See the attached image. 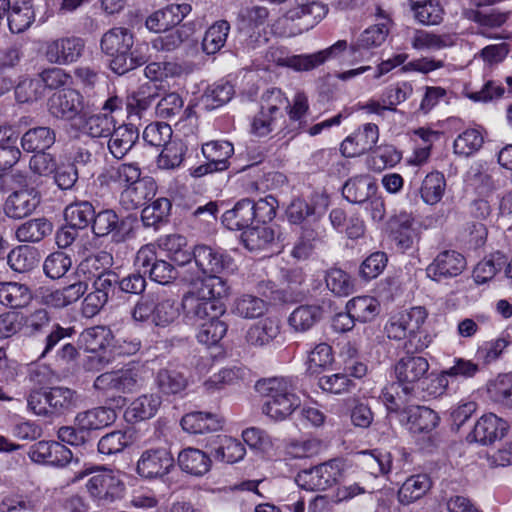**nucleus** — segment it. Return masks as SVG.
<instances>
[{
	"label": "nucleus",
	"instance_id": "1",
	"mask_svg": "<svg viewBox=\"0 0 512 512\" xmlns=\"http://www.w3.org/2000/svg\"><path fill=\"white\" fill-rule=\"evenodd\" d=\"M229 286L223 278H202L195 282L181 299V309L186 323L195 325L221 312L219 300L227 297Z\"/></svg>",
	"mask_w": 512,
	"mask_h": 512
},
{
	"label": "nucleus",
	"instance_id": "2",
	"mask_svg": "<svg viewBox=\"0 0 512 512\" xmlns=\"http://www.w3.org/2000/svg\"><path fill=\"white\" fill-rule=\"evenodd\" d=\"M256 389L267 398L262 411L274 421H283L300 407L296 394L297 382L292 377H273L259 380Z\"/></svg>",
	"mask_w": 512,
	"mask_h": 512
},
{
	"label": "nucleus",
	"instance_id": "3",
	"mask_svg": "<svg viewBox=\"0 0 512 512\" xmlns=\"http://www.w3.org/2000/svg\"><path fill=\"white\" fill-rule=\"evenodd\" d=\"M131 316L137 322L167 327L179 317V307L164 291H154L140 297Z\"/></svg>",
	"mask_w": 512,
	"mask_h": 512
},
{
	"label": "nucleus",
	"instance_id": "4",
	"mask_svg": "<svg viewBox=\"0 0 512 512\" xmlns=\"http://www.w3.org/2000/svg\"><path fill=\"white\" fill-rule=\"evenodd\" d=\"M347 42L339 40L329 48L306 55H289L285 48H271L267 53V59L283 67H290L296 71H308L323 64L330 58L337 57L346 50Z\"/></svg>",
	"mask_w": 512,
	"mask_h": 512
},
{
	"label": "nucleus",
	"instance_id": "5",
	"mask_svg": "<svg viewBox=\"0 0 512 512\" xmlns=\"http://www.w3.org/2000/svg\"><path fill=\"white\" fill-rule=\"evenodd\" d=\"M134 264L151 281L161 285H169L178 277L175 266L158 255V248L153 243L145 244L137 251Z\"/></svg>",
	"mask_w": 512,
	"mask_h": 512
},
{
	"label": "nucleus",
	"instance_id": "6",
	"mask_svg": "<svg viewBox=\"0 0 512 512\" xmlns=\"http://www.w3.org/2000/svg\"><path fill=\"white\" fill-rule=\"evenodd\" d=\"M343 475V462L332 459L313 468L299 472L295 477L297 485L307 491H324L337 484Z\"/></svg>",
	"mask_w": 512,
	"mask_h": 512
},
{
	"label": "nucleus",
	"instance_id": "7",
	"mask_svg": "<svg viewBox=\"0 0 512 512\" xmlns=\"http://www.w3.org/2000/svg\"><path fill=\"white\" fill-rule=\"evenodd\" d=\"M134 45V35L126 27H113L105 32L100 40L103 53L111 57L110 68L116 73L120 67H125L126 55Z\"/></svg>",
	"mask_w": 512,
	"mask_h": 512
},
{
	"label": "nucleus",
	"instance_id": "8",
	"mask_svg": "<svg viewBox=\"0 0 512 512\" xmlns=\"http://www.w3.org/2000/svg\"><path fill=\"white\" fill-rule=\"evenodd\" d=\"M141 369L135 365L126 368L105 372L96 377L94 388L100 391H116L121 393H132L143 385Z\"/></svg>",
	"mask_w": 512,
	"mask_h": 512
},
{
	"label": "nucleus",
	"instance_id": "9",
	"mask_svg": "<svg viewBox=\"0 0 512 512\" xmlns=\"http://www.w3.org/2000/svg\"><path fill=\"white\" fill-rule=\"evenodd\" d=\"M193 258L204 278H221L219 274L232 271L234 262L230 255L221 249L207 245H197L193 250Z\"/></svg>",
	"mask_w": 512,
	"mask_h": 512
},
{
	"label": "nucleus",
	"instance_id": "10",
	"mask_svg": "<svg viewBox=\"0 0 512 512\" xmlns=\"http://www.w3.org/2000/svg\"><path fill=\"white\" fill-rule=\"evenodd\" d=\"M47 107L52 117L71 121L84 111L85 101L83 95L78 90L64 88L49 97Z\"/></svg>",
	"mask_w": 512,
	"mask_h": 512
},
{
	"label": "nucleus",
	"instance_id": "11",
	"mask_svg": "<svg viewBox=\"0 0 512 512\" xmlns=\"http://www.w3.org/2000/svg\"><path fill=\"white\" fill-rule=\"evenodd\" d=\"M429 367L428 360L422 356L406 355L398 360L394 366V373L404 393L412 392L422 380L426 379Z\"/></svg>",
	"mask_w": 512,
	"mask_h": 512
},
{
	"label": "nucleus",
	"instance_id": "12",
	"mask_svg": "<svg viewBox=\"0 0 512 512\" xmlns=\"http://www.w3.org/2000/svg\"><path fill=\"white\" fill-rule=\"evenodd\" d=\"M86 487L91 497L101 505L110 504L120 499L124 492V484L111 470L107 469L92 475Z\"/></svg>",
	"mask_w": 512,
	"mask_h": 512
},
{
	"label": "nucleus",
	"instance_id": "13",
	"mask_svg": "<svg viewBox=\"0 0 512 512\" xmlns=\"http://www.w3.org/2000/svg\"><path fill=\"white\" fill-rule=\"evenodd\" d=\"M84 48L85 41L80 37H60L46 43L44 55L51 64L68 65L78 61Z\"/></svg>",
	"mask_w": 512,
	"mask_h": 512
},
{
	"label": "nucleus",
	"instance_id": "14",
	"mask_svg": "<svg viewBox=\"0 0 512 512\" xmlns=\"http://www.w3.org/2000/svg\"><path fill=\"white\" fill-rule=\"evenodd\" d=\"M202 153L207 162L194 170L193 175L195 177L226 170L228 168V159L234 153V147L228 141H210L202 146Z\"/></svg>",
	"mask_w": 512,
	"mask_h": 512
},
{
	"label": "nucleus",
	"instance_id": "15",
	"mask_svg": "<svg viewBox=\"0 0 512 512\" xmlns=\"http://www.w3.org/2000/svg\"><path fill=\"white\" fill-rule=\"evenodd\" d=\"M466 268V259L454 250L440 252L427 266V276L436 282L457 277Z\"/></svg>",
	"mask_w": 512,
	"mask_h": 512
},
{
	"label": "nucleus",
	"instance_id": "16",
	"mask_svg": "<svg viewBox=\"0 0 512 512\" xmlns=\"http://www.w3.org/2000/svg\"><path fill=\"white\" fill-rule=\"evenodd\" d=\"M173 467L174 458L166 448L148 449L137 462V473L148 479L161 478Z\"/></svg>",
	"mask_w": 512,
	"mask_h": 512
},
{
	"label": "nucleus",
	"instance_id": "17",
	"mask_svg": "<svg viewBox=\"0 0 512 512\" xmlns=\"http://www.w3.org/2000/svg\"><path fill=\"white\" fill-rule=\"evenodd\" d=\"M509 429L507 421L493 413L482 415L474 425L473 430L467 435L468 442H477L482 445L492 444L503 438Z\"/></svg>",
	"mask_w": 512,
	"mask_h": 512
},
{
	"label": "nucleus",
	"instance_id": "18",
	"mask_svg": "<svg viewBox=\"0 0 512 512\" xmlns=\"http://www.w3.org/2000/svg\"><path fill=\"white\" fill-rule=\"evenodd\" d=\"M388 19L383 18V21L368 27L359 36L358 40L350 46L351 61L360 62L369 58L371 53L369 50L373 47L380 46L389 33Z\"/></svg>",
	"mask_w": 512,
	"mask_h": 512
},
{
	"label": "nucleus",
	"instance_id": "19",
	"mask_svg": "<svg viewBox=\"0 0 512 512\" xmlns=\"http://www.w3.org/2000/svg\"><path fill=\"white\" fill-rule=\"evenodd\" d=\"M440 417L425 406H410L400 412V422L412 434H430L439 425Z\"/></svg>",
	"mask_w": 512,
	"mask_h": 512
},
{
	"label": "nucleus",
	"instance_id": "20",
	"mask_svg": "<svg viewBox=\"0 0 512 512\" xmlns=\"http://www.w3.org/2000/svg\"><path fill=\"white\" fill-rule=\"evenodd\" d=\"M122 108V100L113 96L108 98L103 106L104 113L89 116L85 121V129L93 138L108 137L115 128V119L112 113Z\"/></svg>",
	"mask_w": 512,
	"mask_h": 512
},
{
	"label": "nucleus",
	"instance_id": "21",
	"mask_svg": "<svg viewBox=\"0 0 512 512\" xmlns=\"http://www.w3.org/2000/svg\"><path fill=\"white\" fill-rule=\"evenodd\" d=\"M40 204V195L33 188L13 191L3 204L4 214L11 219H22L31 215Z\"/></svg>",
	"mask_w": 512,
	"mask_h": 512
},
{
	"label": "nucleus",
	"instance_id": "22",
	"mask_svg": "<svg viewBox=\"0 0 512 512\" xmlns=\"http://www.w3.org/2000/svg\"><path fill=\"white\" fill-rule=\"evenodd\" d=\"M29 458L39 464L65 466L72 459L69 448L56 441H39L29 449Z\"/></svg>",
	"mask_w": 512,
	"mask_h": 512
},
{
	"label": "nucleus",
	"instance_id": "23",
	"mask_svg": "<svg viewBox=\"0 0 512 512\" xmlns=\"http://www.w3.org/2000/svg\"><path fill=\"white\" fill-rule=\"evenodd\" d=\"M378 139V126L366 123L341 143V152L345 157L360 156L372 150Z\"/></svg>",
	"mask_w": 512,
	"mask_h": 512
},
{
	"label": "nucleus",
	"instance_id": "24",
	"mask_svg": "<svg viewBox=\"0 0 512 512\" xmlns=\"http://www.w3.org/2000/svg\"><path fill=\"white\" fill-rule=\"evenodd\" d=\"M296 7L285 14L286 19L300 21L299 30L308 31L327 14V7L318 0H295Z\"/></svg>",
	"mask_w": 512,
	"mask_h": 512
},
{
	"label": "nucleus",
	"instance_id": "25",
	"mask_svg": "<svg viewBox=\"0 0 512 512\" xmlns=\"http://www.w3.org/2000/svg\"><path fill=\"white\" fill-rule=\"evenodd\" d=\"M190 11L189 4H171L148 16L145 25L152 32H166L178 25Z\"/></svg>",
	"mask_w": 512,
	"mask_h": 512
},
{
	"label": "nucleus",
	"instance_id": "26",
	"mask_svg": "<svg viewBox=\"0 0 512 512\" xmlns=\"http://www.w3.org/2000/svg\"><path fill=\"white\" fill-rule=\"evenodd\" d=\"M388 224L396 245L402 250L410 249L419 238L414 218L406 211L393 215Z\"/></svg>",
	"mask_w": 512,
	"mask_h": 512
},
{
	"label": "nucleus",
	"instance_id": "27",
	"mask_svg": "<svg viewBox=\"0 0 512 512\" xmlns=\"http://www.w3.org/2000/svg\"><path fill=\"white\" fill-rule=\"evenodd\" d=\"M326 237V230L316 221H313V225L308 221L302 226V231L298 241L295 243L291 255L298 260L308 259L316 247L324 242Z\"/></svg>",
	"mask_w": 512,
	"mask_h": 512
},
{
	"label": "nucleus",
	"instance_id": "28",
	"mask_svg": "<svg viewBox=\"0 0 512 512\" xmlns=\"http://www.w3.org/2000/svg\"><path fill=\"white\" fill-rule=\"evenodd\" d=\"M156 189V183L151 177H139L123 189L120 195L121 204L128 210L137 209L155 196Z\"/></svg>",
	"mask_w": 512,
	"mask_h": 512
},
{
	"label": "nucleus",
	"instance_id": "29",
	"mask_svg": "<svg viewBox=\"0 0 512 512\" xmlns=\"http://www.w3.org/2000/svg\"><path fill=\"white\" fill-rule=\"evenodd\" d=\"M242 241L246 248L256 251L264 249L273 243L283 246L286 241V235H283L278 227L250 226L247 230L243 231Z\"/></svg>",
	"mask_w": 512,
	"mask_h": 512
},
{
	"label": "nucleus",
	"instance_id": "30",
	"mask_svg": "<svg viewBox=\"0 0 512 512\" xmlns=\"http://www.w3.org/2000/svg\"><path fill=\"white\" fill-rule=\"evenodd\" d=\"M108 150L117 160L123 159L133 148L139 138L138 128L132 124L115 127L108 136Z\"/></svg>",
	"mask_w": 512,
	"mask_h": 512
},
{
	"label": "nucleus",
	"instance_id": "31",
	"mask_svg": "<svg viewBox=\"0 0 512 512\" xmlns=\"http://www.w3.org/2000/svg\"><path fill=\"white\" fill-rule=\"evenodd\" d=\"M124 221L120 220L118 214L112 209L95 212V217L91 224L92 232L96 237H106L111 235L114 242L125 240L122 233Z\"/></svg>",
	"mask_w": 512,
	"mask_h": 512
},
{
	"label": "nucleus",
	"instance_id": "32",
	"mask_svg": "<svg viewBox=\"0 0 512 512\" xmlns=\"http://www.w3.org/2000/svg\"><path fill=\"white\" fill-rule=\"evenodd\" d=\"M162 404L157 393L143 394L134 399L125 411V419L135 423L154 417Z\"/></svg>",
	"mask_w": 512,
	"mask_h": 512
},
{
	"label": "nucleus",
	"instance_id": "33",
	"mask_svg": "<svg viewBox=\"0 0 512 512\" xmlns=\"http://www.w3.org/2000/svg\"><path fill=\"white\" fill-rule=\"evenodd\" d=\"M116 417V411L113 408L99 406L78 413L75 421L80 430L91 431L103 429L113 424Z\"/></svg>",
	"mask_w": 512,
	"mask_h": 512
},
{
	"label": "nucleus",
	"instance_id": "34",
	"mask_svg": "<svg viewBox=\"0 0 512 512\" xmlns=\"http://www.w3.org/2000/svg\"><path fill=\"white\" fill-rule=\"evenodd\" d=\"M155 384L163 395H178L186 390L189 384L188 377L176 367L168 366L158 370Z\"/></svg>",
	"mask_w": 512,
	"mask_h": 512
},
{
	"label": "nucleus",
	"instance_id": "35",
	"mask_svg": "<svg viewBox=\"0 0 512 512\" xmlns=\"http://www.w3.org/2000/svg\"><path fill=\"white\" fill-rule=\"evenodd\" d=\"M56 141V132L47 126L28 129L20 139L22 149L27 153L46 151Z\"/></svg>",
	"mask_w": 512,
	"mask_h": 512
},
{
	"label": "nucleus",
	"instance_id": "36",
	"mask_svg": "<svg viewBox=\"0 0 512 512\" xmlns=\"http://www.w3.org/2000/svg\"><path fill=\"white\" fill-rule=\"evenodd\" d=\"M223 419L216 414L195 411L181 419L182 428L192 434L215 432L222 428Z\"/></svg>",
	"mask_w": 512,
	"mask_h": 512
},
{
	"label": "nucleus",
	"instance_id": "37",
	"mask_svg": "<svg viewBox=\"0 0 512 512\" xmlns=\"http://www.w3.org/2000/svg\"><path fill=\"white\" fill-rule=\"evenodd\" d=\"M252 207V200H239L232 209L223 213L222 223L229 230H247L254 222Z\"/></svg>",
	"mask_w": 512,
	"mask_h": 512
},
{
	"label": "nucleus",
	"instance_id": "38",
	"mask_svg": "<svg viewBox=\"0 0 512 512\" xmlns=\"http://www.w3.org/2000/svg\"><path fill=\"white\" fill-rule=\"evenodd\" d=\"M377 186L368 175H360L349 179L342 188L345 199L351 203H364L376 193Z\"/></svg>",
	"mask_w": 512,
	"mask_h": 512
},
{
	"label": "nucleus",
	"instance_id": "39",
	"mask_svg": "<svg viewBox=\"0 0 512 512\" xmlns=\"http://www.w3.org/2000/svg\"><path fill=\"white\" fill-rule=\"evenodd\" d=\"M141 177V169L137 163L111 165L101 174L106 183L126 189Z\"/></svg>",
	"mask_w": 512,
	"mask_h": 512
},
{
	"label": "nucleus",
	"instance_id": "40",
	"mask_svg": "<svg viewBox=\"0 0 512 512\" xmlns=\"http://www.w3.org/2000/svg\"><path fill=\"white\" fill-rule=\"evenodd\" d=\"M279 332L278 321L268 317L252 325L247 330L245 339L251 346L263 347L272 342Z\"/></svg>",
	"mask_w": 512,
	"mask_h": 512
},
{
	"label": "nucleus",
	"instance_id": "41",
	"mask_svg": "<svg viewBox=\"0 0 512 512\" xmlns=\"http://www.w3.org/2000/svg\"><path fill=\"white\" fill-rule=\"evenodd\" d=\"M178 465L188 474L202 476L210 470L211 459L199 449L186 448L178 455Z\"/></svg>",
	"mask_w": 512,
	"mask_h": 512
},
{
	"label": "nucleus",
	"instance_id": "42",
	"mask_svg": "<svg viewBox=\"0 0 512 512\" xmlns=\"http://www.w3.org/2000/svg\"><path fill=\"white\" fill-rule=\"evenodd\" d=\"M184 101L181 96L175 92L166 94L156 106V113L160 118L172 119L180 116L179 122L190 119L194 114L193 106H187L183 110Z\"/></svg>",
	"mask_w": 512,
	"mask_h": 512
},
{
	"label": "nucleus",
	"instance_id": "43",
	"mask_svg": "<svg viewBox=\"0 0 512 512\" xmlns=\"http://www.w3.org/2000/svg\"><path fill=\"white\" fill-rule=\"evenodd\" d=\"M53 230L52 223L46 218H34L20 224L15 236L19 242L36 243L50 235Z\"/></svg>",
	"mask_w": 512,
	"mask_h": 512
},
{
	"label": "nucleus",
	"instance_id": "44",
	"mask_svg": "<svg viewBox=\"0 0 512 512\" xmlns=\"http://www.w3.org/2000/svg\"><path fill=\"white\" fill-rule=\"evenodd\" d=\"M214 443L216 446L213 448V456L218 461L232 464L242 460L246 453L239 440L226 435L216 436Z\"/></svg>",
	"mask_w": 512,
	"mask_h": 512
},
{
	"label": "nucleus",
	"instance_id": "45",
	"mask_svg": "<svg viewBox=\"0 0 512 512\" xmlns=\"http://www.w3.org/2000/svg\"><path fill=\"white\" fill-rule=\"evenodd\" d=\"M52 418L70 413L78 402V394L64 386L49 387Z\"/></svg>",
	"mask_w": 512,
	"mask_h": 512
},
{
	"label": "nucleus",
	"instance_id": "46",
	"mask_svg": "<svg viewBox=\"0 0 512 512\" xmlns=\"http://www.w3.org/2000/svg\"><path fill=\"white\" fill-rule=\"evenodd\" d=\"M9 29L14 34L26 31L35 21V12L31 1L15 2L7 15Z\"/></svg>",
	"mask_w": 512,
	"mask_h": 512
},
{
	"label": "nucleus",
	"instance_id": "47",
	"mask_svg": "<svg viewBox=\"0 0 512 512\" xmlns=\"http://www.w3.org/2000/svg\"><path fill=\"white\" fill-rule=\"evenodd\" d=\"M322 316L318 305H300L295 308L288 318V324L295 332L304 333L310 330Z\"/></svg>",
	"mask_w": 512,
	"mask_h": 512
},
{
	"label": "nucleus",
	"instance_id": "48",
	"mask_svg": "<svg viewBox=\"0 0 512 512\" xmlns=\"http://www.w3.org/2000/svg\"><path fill=\"white\" fill-rule=\"evenodd\" d=\"M432 481L427 474L412 475L406 479L398 491V499L403 504L422 498L431 488Z\"/></svg>",
	"mask_w": 512,
	"mask_h": 512
},
{
	"label": "nucleus",
	"instance_id": "49",
	"mask_svg": "<svg viewBox=\"0 0 512 512\" xmlns=\"http://www.w3.org/2000/svg\"><path fill=\"white\" fill-rule=\"evenodd\" d=\"M7 261L10 268L15 272L27 273L38 266L40 256L34 247L22 245L10 251Z\"/></svg>",
	"mask_w": 512,
	"mask_h": 512
},
{
	"label": "nucleus",
	"instance_id": "50",
	"mask_svg": "<svg viewBox=\"0 0 512 512\" xmlns=\"http://www.w3.org/2000/svg\"><path fill=\"white\" fill-rule=\"evenodd\" d=\"M267 309V302L252 294L238 296L232 305V312L243 319L259 318L266 313Z\"/></svg>",
	"mask_w": 512,
	"mask_h": 512
},
{
	"label": "nucleus",
	"instance_id": "51",
	"mask_svg": "<svg viewBox=\"0 0 512 512\" xmlns=\"http://www.w3.org/2000/svg\"><path fill=\"white\" fill-rule=\"evenodd\" d=\"M230 32V24L226 20L214 22L205 32L202 40V51L207 55H214L225 45Z\"/></svg>",
	"mask_w": 512,
	"mask_h": 512
},
{
	"label": "nucleus",
	"instance_id": "52",
	"mask_svg": "<svg viewBox=\"0 0 512 512\" xmlns=\"http://www.w3.org/2000/svg\"><path fill=\"white\" fill-rule=\"evenodd\" d=\"M32 299L30 289L17 282H0V303L10 308L26 306Z\"/></svg>",
	"mask_w": 512,
	"mask_h": 512
},
{
	"label": "nucleus",
	"instance_id": "53",
	"mask_svg": "<svg viewBox=\"0 0 512 512\" xmlns=\"http://www.w3.org/2000/svg\"><path fill=\"white\" fill-rule=\"evenodd\" d=\"M346 309L351 317L365 323L373 320L380 313V303L372 296H357L347 302Z\"/></svg>",
	"mask_w": 512,
	"mask_h": 512
},
{
	"label": "nucleus",
	"instance_id": "54",
	"mask_svg": "<svg viewBox=\"0 0 512 512\" xmlns=\"http://www.w3.org/2000/svg\"><path fill=\"white\" fill-rule=\"evenodd\" d=\"M93 217H95V208L88 201H77L66 206L64 210V219L67 224L83 230L91 226Z\"/></svg>",
	"mask_w": 512,
	"mask_h": 512
},
{
	"label": "nucleus",
	"instance_id": "55",
	"mask_svg": "<svg viewBox=\"0 0 512 512\" xmlns=\"http://www.w3.org/2000/svg\"><path fill=\"white\" fill-rule=\"evenodd\" d=\"M327 289L336 297H347L355 290V280L340 268H330L325 274Z\"/></svg>",
	"mask_w": 512,
	"mask_h": 512
},
{
	"label": "nucleus",
	"instance_id": "56",
	"mask_svg": "<svg viewBox=\"0 0 512 512\" xmlns=\"http://www.w3.org/2000/svg\"><path fill=\"white\" fill-rule=\"evenodd\" d=\"M248 371L243 367L233 366L221 369L204 382V388L209 393L224 389L227 385H233L246 377Z\"/></svg>",
	"mask_w": 512,
	"mask_h": 512
},
{
	"label": "nucleus",
	"instance_id": "57",
	"mask_svg": "<svg viewBox=\"0 0 512 512\" xmlns=\"http://www.w3.org/2000/svg\"><path fill=\"white\" fill-rule=\"evenodd\" d=\"M446 187L444 175L438 171L426 175L422 181L420 195L428 205L437 204L443 197Z\"/></svg>",
	"mask_w": 512,
	"mask_h": 512
},
{
	"label": "nucleus",
	"instance_id": "58",
	"mask_svg": "<svg viewBox=\"0 0 512 512\" xmlns=\"http://www.w3.org/2000/svg\"><path fill=\"white\" fill-rule=\"evenodd\" d=\"M113 265V256L107 251H100L89 255L79 265V271L87 275L89 279H95L110 271Z\"/></svg>",
	"mask_w": 512,
	"mask_h": 512
},
{
	"label": "nucleus",
	"instance_id": "59",
	"mask_svg": "<svg viewBox=\"0 0 512 512\" xmlns=\"http://www.w3.org/2000/svg\"><path fill=\"white\" fill-rule=\"evenodd\" d=\"M505 265V255L500 252L494 253L476 265L473 271V278L477 284H484L493 279Z\"/></svg>",
	"mask_w": 512,
	"mask_h": 512
},
{
	"label": "nucleus",
	"instance_id": "60",
	"mask_svg": "<svg viewBox=\"0 0 512 512\" xmlns=\"http://www.w3.org/2000/svg\"><path fill=\"white\" fill-rule=\"evenodd\" d=\"M111 338L112 332L106 326L89 327L80 334L81 343L90 352L105 349L110 344Z\"/></svg>",
	"mask_w": 512,
	"mask_h": 512
},
{
	"label": "nucleus",
	"instance_id": "61",
	"mask_svg": "<svg viewBox=\"0 0 512 512\" xmlns=\"http://www.w3.org/2000/svg\"><path fill=\"white\" fill-rule=\"evenodd\" d=\"M187 152L186 145L181 141H170L164 147L157 159L160 169L173 170L178 168Z\"/></svg>",
	"mask_w": 512,
	"mask_h": 512
},
{
	"label": "nucleus",
	"instance_id": "62",
	"mask_svg": "<svg viewBox=\"0 0 512 512\" xmlns=\"http://www.w3.org/2000/svg\"><path fill=\"white\" fill-rule=\"evenodd\" d=\"M234 87L228 82H218L209 87L202 97L206 109H216L229 102L234 95Z\"/></svg>",
	"mask_w": 512,
	"mask_h": 512
},
{
	"label": "nucleus",
	"instance_id": "63",
	"mask_svg": "<svg viewBox=\"0 0 512 512\" xmlns=\"http://www.w3.org/2000/svg\"><path fill=\"white\" fill-rule=\"evenodd\" d=\"M171 202L167 198H158L144 207L141 212V220L146 227H155L165 221L171 210Z\"/></svg>",
	"mask_w": 512,
	"mask_h": 512
},
{
	"label": "nucleus",
	"instance_id": "64",
	"mask_svg": "<svg viewBox=\"0 0 512 512\" xmlns=\"http://www.w3.org/2000/svg\"><path fill=\"white\" fill-rule=\"evenodd\" d=\"M227 324L217 318V313L211 316L210 321L203 323L197 333L200 343L207 346L216 345L226 334Z\"/></svg>",
	"mask_w": 512,
	"mask_h": 512
}]
</instances>
